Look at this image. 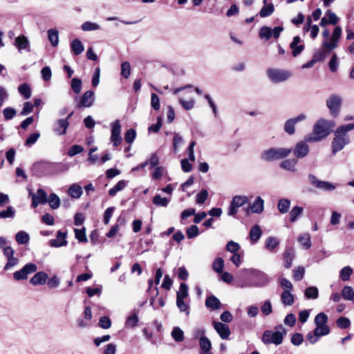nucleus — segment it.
Masks as SVG:
<instances>
[{
    "label": "nucleus",
    "instance_id": "32",
    "mask_svg": "<svg viewBox=\"0 0 354 354\" xmlns=\"http://www.w3.org/2000/svg\"><path fill=\"white\" fill-rule=\"evenodd\" d=\"M48 38L53 46H57L59 44V32L55 29L48 30Z\"/></svg>",
    "mask_w": 354,
    "mask_h": 354
},
{
    "label": "nucleus",
    "instance_id": "21",
    "mask_svg": "<svg viewBox=\"0 0 354 354\" xmlns=\"http://www.w3.org/2000/svg\"><path fill=\"white\" fill-rule=\"evenodd\" d=\"M48 279V274L44 272H37L30 280L34 286L43 285Z\"/></svg>",
    "mask_w": 354,
    "mask_h": 354
},
{
    "label": "nucleus",
    "instance_id": "15",
    "mask_svg": "<svg viewBox=\"0 0 354 354\" xmlns=\"http://www.w3.org/2000/svg\"><path fill=\"white\" fill-rule=\"evenodd\" d=\"M214 328L221 339H227L230 335V330L228 325L222 322H214Z\"/></svg>",
    "mask_w": 354,
    "mask_h": 354
},
{
    "label": "nucleus",
    "instance_id": "10",
    "mask_svg": "<svg viewBox=\"0 0 354 354\" xmlns=\"http://www.w3.org/2000/svg\"><path fill=\"white\" fill-rule=\"evenodd\" d=\"M75 100L76 102V106L79 109L90 107L93 105L95 100L94 93L91 91H87L81 98L77 97Z\"/></svg>",
    "mask_w": 354,
    "mask_h": 354
},
{
    "label": "nucleus",
    "instance_id": "22",
    "mask_svg": "<svg viewBox=\"0 0 354 354\" xmlns=\"http://www.w3.org/2000/svg\"><path fill=\"white\" fill-rule=\"evenodd\" d=\"M297 161L296 159H286L280 162L279 167L285 170L295 172L297 171Z\"/></svg>",
    "mask_w": 354,
    "mask_h": 354
},
{
    "label": "nucleus",
    "instance_id": "47",
    "mask_svg": "<svg viewBox=\"0 0 354 354\" xmlns=\"http://www.w3.org/2000/svg\"><path fill=\"white\" fill-rule=\"evenodd\" d=\"M18 91L26 99H28L31 96V90L27 84H22L19 86Z\"/></svg>",
    "mask_w": 354,
    "mask_h": 354
},
{
    "label": "nucleus",
    "instance_id": "20",
    "mask_svg": "<svg viewBox=\"0 0 354 354\" xmlns=\"http://www.w3.org/2000/svg\"><path fill=\"white\" fill-rule=\"evenodd\" d=\"M199 346L201 351L199 354H212L210 352L212 348L211 341L205 336H203L199 339Z\"/></svg>",
    "mask_w": 354,
    "mask_h": 354
},
{
    "label": "nucleus",
    "instance_id": "33",
    "mask_svg": "<svg viewBox=\"0 0 354 354\" xmlns=\"http://www.w3.org/2000/svg\"><path fill=\"white\" fill-rule=\"evenodd\" d=\"M15 240L18 244L25 245L28 243L30 236L25 231H19L15 236Z\"/></svg>",
    "mask_w": 354,
    "mask_h": 354
},
{
    "label": "nucleus",
    "instance_id": "27",
    "mask_svg": "<svg viewBox=\"0 0 354 354\" xmlns=\"http://www.w3.org/2000/svg\"><path fill=\"white\" fill-rule=\"evenodd\" d=\"M205 306L208 308L212 310H217L221 306V302L219 299L214 295L207 297L205 300Z\"/></svg>",
    "mask_w": 354,
    "mask_h": 354
},
{
    "label": "nucleus",
    "instance_id": "12",
    "mask_svg": "<svg viewBox=\"0 0 354 354\" xmlns=\"http://www.w3.org/2000/svg\"><path fill=\"white\" fill-rule=\"evenodd\" d=\"M306 141H301L296 144L294 149L293 153L294 156L297 158H303L306 157L308 152H309V147L306 144Z\"/></svg>",
    "mask_w": 354,
    "mask_h": 354
},
{
    "label": "nucleus",
    "instance_id": "52",
    "mask_svg": "<svg viewBox=\"0 0 354 354\" xmlns=\"http://www.w3.org/2000/svg\"><path fill=\"white\" fill-rule=\"evenodd\" d=\"M338 46V42L335 40H333L332 38H330V41H324L322 43V47L326 50L327 52H330L333 50V49L336 48Z\"/></svg>",
    "mask_w": 354,
    "mask_h": 354
},
{
    "label": "nucleus",
    "instance_id": "46",
    "mask_svg": "<svg viewBox=\"0 0 354 354\" xmlns=\"http://www.w3.org/2000/svg\"><path fill=\"white\" fill-rule=\"evenodd\" d=\"M189 295L187 286L182 283L180 285L179 291L177 292L176 299H186Z\"/></svg>",
    "mask_w": 354,
    "mask_h": 354
},
{
    "label": "nucleus",
    "instance_id": "37",
    "mask_svg": "<svg viewBox=\"0 0 354 354\" xmlns=\"http://www.w3.org/2000/svg\"><path fill=\"white\" fill-rule=\"evenodd\" d=\"M279 241L276 237L269 236L266 241V248L270 252H273L278 247Z\"/></svg>",
    "mask_w": 354,
    "mask_h": 354
},
{
    "label": "nucleus",
    "instance_id": "63",
    "mask_svg": "<svg viewBox=\"0 0 354 354\" xmlns=\"http://www.w3.org/2000/svg\"><path fill=\"white\" fill-rule=\"evenodd\" d=\"M352 269L348 266L344 267L340 272L341 279L344 281H348L350 279Z\"/></svg>",
    "mask_w": 354,
    "mask_h": 354
},
{
    "label": "nucleus",
    "instance_id": "18",
    "mask_svg": "<svg viewBox=\"0 0 354 354\" xmlns=\"http://www.w3.org/2000/svg\"><path fill=\"white\" fill-rule=\"evenodd\" d=\"M14 45L19 52L23 50H26L28 52L30 50V42L28 38L24 35H20L16 37Z\"/></svg>",
    "mask_w": 354,
    "mask_h": 354
},
{
    "label": "nucleus",
    "instance_id": "2",
    "mask_svg": "<svg viewBox=\"0 0 354 354\" xmlns=\"http://www.w3.org/2000/svg\"><path fill=\"white\" fill-rule=\"evenodd\" d=\"M245 274L248 277L250 283L241 284V287H263L267 285L270 281L268 274L263 272L255 269H248L245 270Z\"/></svg>",
    "mask_w": 354,
    "mask_h": 354
},
{
    "label": "nucleus",
    "instance_id": "45",
    "mask_svg": "<svg viewBox=\"0 0 354 354\" xmlns=\"http://www.w3.org/2000/svg\"><path fill=\"white\" fill-rule=\"evenodd\" d=\"M305 296L308 299H317L318 297L319 291L317 287H308L305 290Z\"/></svg>",
    "mask_w": 354,
    "mask_h": 354
},
{
    "label": "nucleus",
    "instance_id": "9",
    "mask_svg": "<svg viewBox=\"0 0 354 354\" xmlns=\"http://www.w3.org/2000/svg\"><path fill=\"white\" fill-rule=\"evenodd\" d=\"M342 102V97L335 94L331 95L326 100V106L329 109L331 115L336 117L339 114Z\"/></svg>",
    "mask_w": 354,
    "mask_h": 354
},
{
    "label": "nucleus",
    "instance_id": "58",
    "mask_svg": "<svg viewBox=\"0 0 354 354\" xmlns=\"http://www.w3.org/2000/svg\"><path fill=\"white\" fill-rule=\"evenodd\" d=\"M131 74V66L128 62H124L121 64V75L124 78H128Z\"/></svg>",
    "mask_w": 354,
    "mask_h": 354
},
{
    "label": "nucleus",
    "instance_id": "8",
    "mask_svg": "<svg viewBox=\"0 0 354 354\" xmlns=\"http://www.w3.org/2000/svg\"><path fill=\"white\" fill-rule=\"evenodd\" d=\"M309 183L315 188L324 191H333L336 189V186L328 181L320 180L313 174L308 175Z\"/></svg>",
    "mask_w": 354,
    "mask_h": 354
},
{
    "label": "nucleus",
    "instance_id": "60",
    "mask_svg": "<svg viewBox=\"0 0 354 354\" xmlns=\"http://www.w3.org/2000/svg\"><path fill=\"white\" fill-rule=\"evenodd\" d=\"M327 322L328 316L324 313L317 314L315 318V325L326 324Z\"/></svg>",
    "mask_w": 354,
    "mask_h": 354
},
{
    "label": "nucleus",
    "instance_id": "51",
    "mask_svg": "<svg viewBox=\"0 0 354 354\" xmlns=\"http://www.w3.org/2000/svg\"><path fill=\"white\" fill-rule=\"evenodd\" d=\"M138 322V317L137 315L133 314L129 316L125 322V326L127 328H134L137 326Z\"/></svg>",
    "mask_w": 354,
    "mask_h": 354
},
{
    "label": "nucleus",
    "instance_id": "25",
    "mask_svg": "<svg viewBox=\"0 0 354 354\" xmlns=\"http://www.w3.org/2000/svg\"><path fill=\"white\" fill-rule=\"evenodd\" d=\"M263 3L264 6L261 9L259 15L261 17H267L273 13L274 10V5L272 3H267V0H263Z\"/></svg>",
    "mask_w": 354,
    "mask_h": 354
},
{
    "label": "nucleus",
    "instance_id": "29",
    "mask_svg": "<svg viewBox=\"0 0 354 354\" xmlns=\"http://www.w3.org/2000/svg\"><path fill=\"white\" fill-rule=\"evenodd\" d=\"M262 232L261 227L258 225L252 227L250 231V238L253 243H257L261 238Z\"/></svg>",
    "mask_w": 354,
    "mask_h": 354
},
{
    "label": "nucleus",
    "instance_id": "61",
    "mask_svg": "<svg viewBox=\"0 0 354 354\" xmlns=\"http://www.w3.org/2000/svg\"><path fill=\"white\" fill-rule=\"evenodd\" d=\"M208 192L205 189H202L197 195L196 196V202L198 204H203L207 198Z\"/></svg>",
    "mask_w": 354,
    "mask_h": 354
},
{
    "label": "nucleus",
    "instance_id": "28",
    "mask_svg": "<svg viewBox=\"0 0 354 354\" xmlns=\"http://www.w3.org/2000/svg\"><path fill=\"white\" fill-rule=\"evenodd\" d=\"M71 49L75 55H78L84 50V46L80 39H75L71 43Z\"/></svg>",
    "mask_w": 354,
    "mask_h": 354
},
{
    "label": "nucleus",
    "instance_id": "26",
    "mask_svg": "<svg viewBox=\"0 0 354 354\" xmlns=\"http://www.w3.org/2000/svg\"><path fill=\"white\" fill-rule=\"evenodd\" d=\"M281 301L285 306H291L295 302V297L288 290H284L281 295Z\"/></svg>",
    "mask_w": 354,
    "mask_h": 354
},
{
    "label": "nucleus",
    "instance_id": "49",
    "mask_svg": "<svg viewBox=\"0 0 354 354\" xmlns=\"http://www.w3.org/2000/svg\"><path fill=\"white\" fill-rule=\"evenodd\" d=\"M315 333L319 336L326 335L330 333V328L326 324L316 325Z\"/></svg>",
    "mask_w": 354,
    "mask_h": 354
},
{
    "label": "nucleus",
    "instance_id": "44",
    "mask_svg": "<svg viewBox=\"0 0 354 354\" xmlns=\"http://www.w3.org/2000/svg\"><path fill=\"white\" fill-rule=\"evenodd\" d=\"M223 267H224L223 259L221 257L216 258L212 264L213 270L218 273H222Z\"/></svg>",
    "mask_w": 354,
    "mask_h": 354
},
{
    "label": "nucleus",
    "instance_id": "4",
    "mask_svg": "<svg viewBox=\"0 0 354 354\" xmlns=\"http://www.w3.org/2000/svg\"><path fill=\"white\" fill-rule=\"evenodd\" d=\"M276 329V331L271 330L264 331L262 335V342L265 344H273L277 346L283 342V337L287 333L286 329L282 325L277 326Z\"/></svg>",
    "mask_w": 354,
    "mask_h": 354
},
{
    "label": "nucleus",
    "instance_id": "7",
    "mask_svg": "<svg viewBox=\"0 0 354 354\" xmlns=\"http://www.w3.org/2000/svg\"><path fill=\"white\" fill-rule=\"evenodd\" d=\"M37 266L32 263L26 264L21 270L16 271L13 274V277L16 281L26 279L30 274L37 271Z\"/></svg>",
    "mask_w": 354,
    "mask_h": 354
},
{
    "label": "nucleus",
    "instance_id": "11",
    "mask_svg": "<svg viewBox=\"0 0 354 354\" xmlns=\"http://www.w3.org/2000/svg\"><path fill=\"white\" fill-rule=\"evenodd\" d=\"M306 118L305 114H299L295 118L288 120L284 124V131L289 135L295 133V126L297 122H301Z\"/></svg>",
    "mask_w": 354,
    "mask_h": 354
},
{
    "label": "nucleus",
    "instance_id": "24",
    "mask_svg": "<svg viewBox=\"0 0 354 354\" xmlns=\"http://www.w3.org/2000/svg\"><path fill=\"white\" fill-rule=\"evenodd\" d=\"M295 258V250L293 248H288L283 254L284 266L290 268Z\"/></svg>",
    "mask_w": 354,
    "mask_h": 354
},
{
    "label": "nucleus",
    "instance_id": "17",
    "mask_svg": "<svg viewBox=\"0 0 354 354\" xmlns=\"http://www.w3.org/2000/svg\"><path fill=\"white\" fill-rule=\"evenodd\" d=\"M301 42V38L299 36H295L290 44V48L292 50V54L294 57L300 55L304 49V45L299 44Z\"/></svg>",
    "mask_w": 354,
    "mask_h": 354
},
{
    "label": "nucleus",
    "instance_id": "34",
    "mask_svg": "<svg viewBox=\"0 0 354 354\" xmlns=\"http://www.w3.org/2000/svg\"><path fill=\"white\" fill-rule=\"evenodd\" d=\"M248 198L246 196H240V195H238V196H235L231 203L233 204L234 206L239 208L242 206H243L244 205L247 204L248 203Z\"/></svg>",
    "mask_w": 354,
    "mask_h": 354
},
{
    "label": "nucleus",
    "instance_id": "38",
    "mask_svg": "<svg viewBox=\"0 0 354 354\" xmlns=\"http://www.w3.org/2000/svg\"><path fill=\"white\" fill-rule=\"evenodd\" d=\"M298 241L306 249H308L311 246L310 236L308 233L301 234L298 237Z\"/></svg>",
    "mask_w": 354,
    "mask_h": 354
},
{
    "label": "nucleus",
    "instance_id": "6",
    "mask_svg": "<svg viewBox=\"0 0 354 354\" xmlns=\"http://www.w3.org/2000/svg\"><path fill=\"white\" fill-rule=\"evenodd\" d=\"M267 75L272 82L279 83L287 80L291 76V73L285 70L268 68Z\"/></svg>",
    "mask_w": 354,
    "mask_h": 354
},
{
    "label": "nucleus",
    "instance_id": "5",
    "mask_svg": "<svg viewBox=\"0 0 354 354\" xmlns=\"http://www.w3.org/2000/svg\"><path fill=\"white\" fill-rule=\"evenodd\" d=\"M334 135L335 137L332 141L331 147L333 153L335 154L350 142V138L348 134L344 133L339 129H336Z\"/></svg>",
    "mask_w": 354,
    "mask_h": 354
},
{
    "label": "nucleus",
    "instance_id": "53",
    "mask_svg": "<svg viewBox=\"0 0 354 354\" xmlns=\"http://www.w3.org/2000/svg\"><path fill=\"white\" fill-rule=\"evenodd\" d=\"M261 311L265 316L270 315L272 312V304L270 301H266L261 306Z\"/></svg>",
    "mask_w": 354,
    "mask_h": 354
},
{
    "label": "nucleus",
    "instance_id": "36",
    "mask_svg": "<svg viewBox=\"0 0 354 354\" xmlns=\"http://www.w3.org/2000/svg\"><path fill=\"white\" fill-rule=\"evenodd\" d=\"M303 211H304V209L301 207H299V206L294 207L290 210V212L289 213L290 221L292 223L295 222L298 219L299 216H300L301 215V214L303 213Z\"/></svg>",
    "mask_w": 354,
    "mask_h": 354
},
{
    "label": "nucleus",
    "instance_id": "3",
    "mask_svg": "<svg viewBox=\"0 0 354 354\" xmlns=\"http://www.w3.org/2000/svg\"><path fill=\"white\" fill-rule=\"evenodd\" d=\"M292 151V148L272 147L263 151L261 158L265 161L272 162L287 158Z\"/></svg>",
    "mask_w": 354,
    "mask_h": 354
},
{
    "label": "nucleus",
    "instance_id": "31",
    "mask_svg": "<svg viewBox=\"0 0 354 354\" xmlns=\"http://www.w3.org/2000/svg\"><path fill=\"white\" fill-rule=\"evenodd\" d=\"M290 207V201L286 198L280 199L277 204V207L280 213L286 214L288 212Z\"/></svg>",
    "mask_w": 354,
    "mask_h": 354
},
{
    "label": "nucleus",
    "instance_id": "40",
    "mask_svg": "<svg viewBox=\"0 0 354 354\" xmlns=\"http://www.w3.org/2000/svg\"><path fill=\"white\" fill-rule=\"evenodd\" d=\"M176 306L179 310L182 313H185L187 316L189 315V305L186 304L183 299H176Z\"/></svg>",
    "mask_w": 354,
    "mask_h": 354
},
{
    "label": "nucleus",
    "instance_id": "48",
    "mask_svg": "<svg viewBox=\"0 0 354 354\" xmlns=\"http://www.w3.org/2000/svg\"><path fill=\"white\" fill-rule=\"evenodd\" d=\"M171 336L174 339L178 342H183L184 339V333L179 327H175L172 330Z\"/></svg>",
    "mask_w": 354,
    "mask_h": 354
},
{
    "label": "nucleus",
    "instance_id": "62",
    "mask_svg": "<svg viewBox=\"0 0 354 354\" xmlns=\"http://www.w3.org/2000/svg\"><path fill=\"white\" fill-rule=\"evenodd\" d=\"M40 137V133L39 132H35L31 133L25 142V145L27 146H31L35 144L39 138Z\"/></svg>",
    "mask_w": 354,
    "mask_h": 354
},
{
    "label": "nucleus",
    "instance_id": "59",
    "mask_svg": "<svg viewBox=\"0 0 354 354\" xmlns=\"http://www.w3.org/2000/svg\"><path fill=\"white\" fill-rule=\"evenodd\" d=\"M186 234L188 239H193L198 235V227L193 225L187 229Z\"/></svg>",
    "mask_w": 354,
    "mask_h": 354
},
{
    "label": "nucleus",
    "instance_id": "42",
    "mask_svg": "<svg viewBox=\"0 0 354 354\" xmlns=\"http://www.w3.org/2000/svg\"><path fill=\"white\" fill-rule=\"evenodd\" d=\"M342 296L344 299L351 301L354 297V290L351 286H344L342 290Z\"/></svg>",
    "mask_w": 354,
    "mask_h": 354
},
{
    "label": "nucleus",
    "instance_id": "55",
    "mask_svg": "<svg viewBox=\"0 0 354 354\" xmlns=\"http://www.w3.org/2000/svg\"><path fill=\"white\" fill-rule=\"evenodd\" d=\"M71 88L75 93L76 94H78L80 93L82 89V81L81 80L74 77L71 80Z\"/></svg>",
    "mask_w": 354,
    "mask_h": 354
},
{
    "label": "nucleus",
    "instance_id": "23",
    "mask_svg": "<svg viewBox=\"0 0 354 354\" xmlns=\"http://www.w3.org/2000/svg\"><path fill=\"white\" fill-rule=\"evenodd\" d=\"M68 194L73 198H79L83 194L82 188L78 184L74 183L68 188Z\"/></svg>",
    "mask_w": 354,
    "mask_h": 354
},
{
    "label": "nucleus",
    "instance_id": "19",
    "mask_svg": "<svg viewBox=\"0 0 354 354\" xmlns=\"http://www.w3.org/2000/svg\"><path fill=\"white\" fill-rule=\"evenodd\" d=\"M68 125L69 122L67 120L59 119L55 122L54 131L59 136H63L66 133Z\"/></svg>",
    "mask_w": 354,
    "mask_h": 354
},
{
    "label": "nucleus",
    "instance_id": "16",
    "mask_svg": "<svg viewBox=\"0 0 354 354\" xmlns=\"http://www.w3.org/2000/svg\"><path fill=\"white\" fill-rule=\"evenodd\" d=\"M264 209V201L261 197L257 196L253 203L250 206V207L247 208L246 214H249L250 209L251 212L255 214H260L263 211Z\"/></svg>",
    "mask_w": 354,
    "mask_h": 354
},
{
    "label": "nucleus",
    "instance_id": "57",
    "mask_svg": "<svg viewBox=\"0 0 354 354\" xmlns=\"http://www.w3.org/2000/svg\"><path fill=\"white\" fill-rule=\"evenodd\" d=\"M15 215V209L12 207L9 206L6 210H3L0 212V218H14Z\"/></svg>",
    "mask_w": 354,
    "mask_h": 354
},
{
    "label": "nucleus",
    "instance_id": "30",
    "mask_svg": "<svg viewBox=\"0 0 354 354\" xmlns=\"http://www.w3.org/2000/svg\"><path fill=\"white\" fill-rule=\"evenodd\" d=\"M128 181L121 180L111 189L109 190V195L111 196H115L118 192L123 190L127 185Z\"/></svg>",
    "mask_w": 354,
    "mask_h": 354
},
{
    "label": "nucleus",
    "instance_id": "50",
    "mask_svg": "<svg viewBox=\"0 0 354 354\" xmlns=\"http://www.w3.org/2000/svg\"><path fill=\"white\" fill-rule=\"evenodd\" d=\"M272 37V29L268 26H263L259 30V37L266 41Z\"/></svg>",
    "mask_w": 354,
    "mask_h": 354
},
{
    "label": "nucleus",
    "instance_id": "13",
    "mask_svg": "<svg viewBox=\"0 0 354 354\" xmlns=\"http://www.w3.org/2000/svg\"><path fill=\"white\" fill-rule=\"evenodd\" d=\"M47 203V194L43 189H38L36 194H32V206L37 207L39 204Z\"/></svg>",
    "mask_w": 354,
    "mask_h": 354
},
{
    "label": "nucleus",
    "instance_id": "1",
    "mask_svg": "<svg viewBox=\"0 0 354 354\" xmlns=\"http://www.w3.org/2000/svg\"><path fill=\"white\" fill-rule=\"evenodd\" d=\"M335 124L332 120H319L313 127V133L305 136V140L308 142H315L323 140L332 132Z\"/></svg>",
    "mask_w": 354,
    "mask_h": 354
},
{
    "label": "nucleus",
    "instance_id": "39",
    "mask_svg": "<svg viewBox=\"0 0 354 354\" xmlns=\"http://www.w3.org/2000/svg\"><path fill=\"white\" fill-rule=\"evenodd\" d=\"M179 103L185 110H191L194 107L195 105V100L193 97L189 98L186 100L183 97H180L178 99Z\"/></svg>",
    "mask_w": 354,
    "mask_h": 354
},
{
    "label": "nucleus",
    "instance_id": "56",
    "mask_svg": "<svg viewBox=\"0 0 354 354\" xmlns=\"http://www.w3.org/2000/svg\"><path fill=\"white\" fill-rule=\"evenodd\" d=\"M336 324L339 328L342 329H345L350 326L351 322L348 318L341 317L337 319Z\"/></svg>",
    "mask_w": 354,
    "mask_h": 354
},
{
    "label": "nucleus",
    "instance_id": "64",
    "mask_svg": "<svg viewBox=\"0 0 354 354\" xmlns=\"http://www.w3.org/2000/svg\"><path fill=\"white\" fill-rule=\"evenodd\" d=\"M326 17H327L328 22H329L330 24L335 25L338 21L339 18L337 17L335 13L333 12L331 10H328L326 12Z\"/></svg>",
    "mask_w": 354,
    "mask_h": 354
},
{
    "label": "nucleus",
    "instance_id": "54",
    "mask_svg": "<svg viewBox=\"0 0 354 354\" xmlns=\"http://www.w3.org/2000/svg\"><path fill=\"white\" fill-rule=\"evenodd\" d=\"M241 247L239 244L236 242H234V241H230L227 242L226 245V250L227 251L231 252V253H237L239 250H240Z\"/></svg>",
    "mask_w": 354,
    "mask_h": 354
},
{
    "label": "nucleus",
    "instance_id": "14",
    "mask_svg": "<svg viewBox=\"0 0 354 354\" xmlns=\"http://www.w3.org/2000/svg\"><path fill=\"white\" fill-rule=\"evenodd\" d=\"M67 232H62L61 230L57 232L56 239H51L49 241V245L53 248H59L62 246H66L68 243L66 240Z\"/></svg>",
    "mask_w": 354,
    "mask_h": 354
},
{
    "label": "nucleus",
    "instance_id": "41",
    "mask_svg": "<svg viewBox=\"0 0 354 354\" xmlns=\"http://www.w3.org/2000/svg\"><path fill=\"white\" fill-rule=\"evenodd\" d=\"M169 203V199L162 198L160 195H156L153 198V203L158 207H167Z\"/></svg>",
    "mask_w": 354,
    "mask_h": 354
},
{
    "label": "nucleus",
    "instance_id": "35",
    "mask_svg": "<svg viewBox=\"0 0 354 354\" xmlns=\"http://www.w3.org/2000/svg\"><path fill=\"white\" fill-rule=\"evenodd\" d=\"M47 202L49 203L50 207L53 209H57L60 205V199L59 196L54 193L49 195L48 198H47Z\"/></svg>",
    "mask_w": 354,
    "mask_h": 354
},
{
    "label": "nucleus",
    "instance_id": "43",
    "mask_svg": "<svg viewBox=\"0 0 354 354\" xmlns=\"http://www.w3.org/2000/svg\"><path fill=\"white\" fill-rule=\"evenodd\" d=\"M81 28L83 31H93L99 30L100 28V26L94 22L86 21L82 24Z\"/></svg>",
    "mask_w": 354,
    "mask_h": 354
}]
</instances>
